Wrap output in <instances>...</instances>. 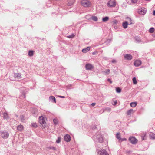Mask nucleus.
<instances>
[{"instance_id":"f257e3e1","label":"nucleus","mask_w":155,"mask_h":155,"mask_svg":"<svg viewBox=\"0 0 155 155\" xmlns=\"http://www.w3.org/2000/svg\"><path fill=\"white\" fill-rule=\"evenodd\" d=\"M46 119L43 116L39 117V122L40 124V126L44 128H45L48 126V124L46 121Z\"/></svg>"},{"instance_id":"f03ea898","label":"nucleus","mask_w":155,"mask_h":155,"mask_svg":"<svg viewBox=\"0 0 155 155\" xmlns=\"http://www.w3.org/2000/svg\"><path fill=\"white\" fill-rule=\"evenodd\" d=\"M81 5L84 7H88L91 6V3L88 0H82L80 2Z\"/></svg>"},{"instance_id":"7ed1b4c3","label":"nucleus","mask_w":155,"mask_h":155,"mask_svg":"<svg viewBox=\"0 0 155 155\" xmlns=\"http://www.w3.org/2000/svg\"><path fill=\"white\" fill-rule=\"evenodd\" d=\"M116 5V2L114 0H110L107 4L108 7H114Z\"/></svg>"},{"instance_id":"20e7f679","label":"nucleus","mask_w":155,"mask_h":155,"mask_svg":"<svg viewBox=\"0 0 155 155\" xmlns=\"http://www.w3.org/2000/svg\"><path fill=\"white\" fill-rule=\"evenodd\" d=\"M129 141L133 144H135L137 142V140L133 137H129Z\"/></svg>"},{"instance_id":"39448f33","label":"nucleus","mask_w":155,"mask_h":155,"mask_svg":"<svg viewBox=\"0 0 155 155\" xmlns=\"http://www.w3.org/2000/svg\"><path fill=\"white\" fill-rule=\"evenodd\" d=\"M138 12L141 15H143L146 13V10L145 8H140L138 9Z\"/></svg>"},{"instance_id":"423d86ee","label":"nucleus","mask_w":155,"mask_h":155,"mask_svg":"<svg viewBox=\"0 0 155 155\" xmlns=\"http://www.w3.org/2000/svg\"><path fill=\"white\" fill-rule=\"evenodd\" d=\"M2 137L4 139H6L9 137V134L7 132H3L1 134Z\"/></svg>"},{"instance_id":"0eeeda50","label":"nucleus","mask_w":155,"mask_h":155,"mask_svg":"<svg viewBox=\"0 0 155 155\" xmlns=\"http://www.w3.org/2000/svg\"><path fill=\"white\" fill-rule=\"evenodd\" d=\"M64 140L67 142H69L71 140V137L69 134H67L64 137Z\"/></svg>"},{"instance_id":"6e6552de","label":"nucleus","mask_w":155,"mask_h":155,"mask_svg":"<svg viewBox=\"0 0 155 155\" xmlns=\"http://www.w3.org/2000/svg\"><path fill=\"white\" fill-rule=\"evenodd\" d=\"M94 67L92 65L89 64H87L85 65V68L87 70H91Z\"/></svg>"},{"instance_id":"1a4fd4ad","label":"nucleus","mask_w":155,"mask_h":155,"mask_svg":"<svg viewBox=\"0 0 155 155\" xmlns=\"http://www.w3.org/2000/svg\"><path fill=\"white\" fill-rule=\"evenodd\" d=\"M132 56L131 54H126L124 55V58L128 60H130L132 59Z\"/></svg>"},{"instance_id":"9d476101","label":"nucleus","mask_w":155,"mask_h":155,"mask_svg":"<svg viewBox=\"0 0 155 155\" xmlns=\"http://www.w3.org/2000/svg\"><path fill=\"white\" fill-rule=\"evenodd\" d=\"M141 64V61L139 60H137L135 61L134 62V65L136 67H138Z\"/></svg>"},{"instance_id":"9b49d317","label":"nucleus","mask_w":155,"mask_h":155,"mask_svg":"<svg viewBox=\"0 0 155 155\" xmlns=\"http://www.w3.org/2000/svg\"><path fill=\"white\" fill-rule=\"evenodd\" d=\"M17 130L18 131H21L23 130L24 129L23 126L22 125H19L17 126Z\"/></svg>"},{"instance_id":"f8f14e48","label":"nucleus","mask_w":155,"mask_h":155,"mask_svg":"<svg viewBox=\"0 0 155 155\" xmlns=\"http://www.w3.org/2000/svg\"><path fill=\"white\" fill-rule=\"evenodd\" d=\"M100 154V155H109L107 153L106 151L104 149L101 150Z\"/></svg>"},{"instance_id":"ddd939ff","label":"nucleus","mask_w":155,"mask_h":155,"mask_svg":"<svg viewBox=\"0 0 155 155\" xmlns=\"http://www.w3.org/2000/svg\"><path fill=\"white\" fill-rule=\"evenodd\" d=\"M75 0H68V5L69 6H71L73 5L74 2Z\"/></svg>"},{"instance_id":"4468645a","label":"nucleus","mask_w":155,"mask_h":155,"mask_svg":"<svg viewBox=\"0 0 155 155\" xmlns=\"http://www.w3.org/2000/svg\"><path fill=\"white\" fill-rule=\"evenodd\" d=\"M90 47H87L85 48H84L82 49V52L84 53H86L90 51Z\"/></svg>"},{"instance_id":"2eb2a0df","label":"nucleus","mask_w":155,"mask_h":155,"mask_svg":"<svg viewBox=\"0 0 155 155\" xmlns=\"http://www.w3.org/2000/svg\"><path fill=\"white\" fill-rule=\"evenodd\" d=\"M3 117L5 119H8L9 118V117L7 113L5 112L3 113Z\"/></svg>"},{"instance_id":"dca6fc26","label":"nucleus","mask_w":155,"mask_h":155,"mask_svg":"<svg viewBox=\"0 0 155 155\" xmlns=\"http://www.w3.org/2000/svg\"><path fill=\"white\" fill-rule=\"evenodd\" d=\"M49 100L51 101H53L54 102L56 103V99L53 96H50L49 97Z\"/></svg>"},{"instance_id":"f3484780","label":"nucleus","mask_w":155,"mask_h":155,"mask_svg":"<svg viewBox=\"0 0 155 155\" xmlns=\"http://www.w3.org/2000/svg\"><path fill=\"white\" fill-rule=\"evenodd\" d=\"M128 24L129 23L127 22H123L122 24L123 27H124V29L126 28L127 27V25H128Z\"/></svg>"},{"instance_id":"a211bd4d","label":"nucleus","mask_w":155,"mask_h":155,"mask_svg":"<svg viewBox=\"0 0 155 155\" xmlns=\"http://www.w3.org/2000/svg\"><path fill=\"white\" fill-rule=\"evenodd\" d=\"M134 110L132 109H131L127 111V114L129 115H131L132 113H133Z\"/></svg>"},{"instance_id":"6ab92c4d","label":"nucleus","mask_w":155,"mask_h":155,"mask_svg":"<svg viewBox=\"0 0 155 155\" xmlns=\"http://www.w3.org/2000/svg\"><path fill=\"white\" fill-rule=\"evenodd\" d=\"M109 20V18L107 16H106L103 18L102 20H103L104 22H105L107 21H108Z\"/></svg>"},{"instance_id":"aec40b11","label":"nucleus","mask_w":155,"mask_h":155,"mask_svg":"<svg viewBox=\"0 0 155 155\" xmlns=\"http://www.w3.org/2000/svg\"><path fill=\"white\" fill-rule=\"evenodd\" d=\"M137 102H131L130 104V106H131V107H136V106L137 105Z\"/></svg>"},{"instance_id":"412c9836","label":"nucleus","mask_w":155,"mask_h":155,"mask_svg":"<svg viewBox=\"0 0 155 155\" xmlns=\"http://www.w3.org/2000/svg\"><path fill=\"white\" fill-rule=\"evenodd\" d=\"M150 138L151 139H155V135L153 134H151L150 135Z\"/></svg>"},{"instance_id":"4be33fe9","label":"nucleus","mask_w":155,"mask_h":155,"mask_svg":"<svg viewBox=\"0 0 155 155\" xmlns=\"http://www.w3.org/2000/svg\"><path fill=\"white\" fill-rule=\"evenodd\" d=\"M34 51H30L28 52V54L30 56H31L33 55Z\"/></svg>"},{"instance_id":"5701e85b","label":"nucleus","mask_w":155,"mask_h":155,"mask_svg":"<svg viewBox=\"0 0 155 155\" xmlns=\"http://www.w3.org/2000/svg\"><path fill=\"white\" fill-rule=\"evenodd\" d=\"M20 118L21 121L23 122H24V121H25V117H24L23 115H21L20 116Z\"/></svg>"},{"instance_id":"b1692460","label":"nucleus","mask_w":155,"mask_h":155,"mask_svg":"<svg viewBox=\"0 0 155 155\" xmlns=\"http://www.w3.org/2000/svg\"><path fill=\"white\" fill-rule=\"evenodd\" d=\"M104 72L105 74L106 75H108L110 72V70L108 69H106L104 71Z\"/></svg>"},{"instance_id":"393cba45","label":"nucleus","mask_w":155,"mask_h":155,"mask_svg":"<svg viewBox=\"0 0 155 155\" xmlns=\"http://www.w3.org/2000/svg\"><path fill=\"white\" fill-rule=\"evenodd\" d=\"M32 126L35 128H36L37 127V125L36 123H32Z\"/></svg>"},{"instance_id":"a878e982","label":"nucleus","mask_w":155,"mask_h":155,"mask_svg":"<svg viewBox=\"0 0 155 155\" xmlns=\"http://www.w3.org/2000/svg\"><path fill=\"white\" fill-rule=\"evenodd\" d=\"M116 137L117 139H119L120 140V136L119 133H117L116 135Z\"/></svg>"},{"instance_id":"bb28decb","label":"nucleus","mask_w":155,"mask_h":155,"mask_svg":"<svg viewBox=\"0 0 155 155\" xmlns=\"http://www.w3.org/2000/svg\"><path fill=\"white\" fill-rule=\"evenodd\" d=\"M133 83L134 84H136L137 83V81L135 78L134 77L133 79Z\"/></svg>"},{"instance_id":"cd10ccee","label":"nucleus","mask_w":155,"mask_h":155,"mask_svg":"<svg viewBox=\"0 0 155 155\" xmlns=\"http://www.w3.org/2000/svg\"><path fill=\"white\" fill-rule=\"evenodd\" d=\"M92 19L93 20L95 21H97V18L96 16H92Z\"/></svg>"},{"instance_id":"c85d7f7f","label":"nucleus","mask_w":155,"mask_h":155,"mask_svg":"<svg viewBox=\"0 0 155 155\" xmlns=\"http://www.w3.org/2000/svg\"><path fill=\"white\" fill-rule=\"evenodd\" d=\"M149 31L150 33H152L154 31V28H151L150 29Z\"/></svg>"},{"instance_id":"c756f323","label":"nucleus","mask_w":155,"mask_h":155,"mask_svg":"<svg viewBox=\"0 0 155 155\" xmlns=\"http://www.w3.org/2000/svg\"><path fill=\"white\" fill-rule=\"evenodd\" d=\"M146 135V134L144 133H143L142 135H141V137H142V140H144V137H145Z\"/></svg>"},{"instance_id":"7c9ffc66","label":"nucleus","mask_w":155,"mask_h":155,"mask_svg":"<svg viewBox=\"0 0 155 155\" xmlns=\"http://www.w3.org/2000/svg\"><path fill=\"white\" fill-rule=\"evenodd\" d=\"M116 91L117 93H120L121 92V89L119 87L116 88Z\"/></svg>"},{"instance_id":"2f4dec72","label":"nucleus","mask_w":155,"mask_h":155,"mask_svg":"<svg viewBox=\"0 0 155 155\" xmlns=\"http://www.w3.org/2000/svg\"><path fill=\"white\" fill-rule=\"evenodd\" d=\"M113 102L114 103H112L113 105H115L117 104V101L115 99H113Z\"/></svg>"},{"instance_id":"473e14b6","label":"nucleus","mask_w":155,"mask_h":155,"mask_svg":"<svg viewBox=\"0 0 155 155\" xmlns=\"http://www.w3.org/2000/svg\"><path fill=\"white\" fill-rule=\"evenodd\" d=\"M53 122L55 125L57 124H58V120L57 119H54L53 120Z\"/></svg>"},{"instance_id":"72a5a7b5","label":"nucleus","mask_w":155,"mask_h":155,"mask_svg":"<svg viewBox=\"0 0 155 155\" xmlns=\"http://www.w3.org/2000/svg\"><path fill=\"white\" fill-rule=\"evenodd\" d=\"M138 0H131L130 3H134L137 2Z\"/></svg>"},{"instance_id":"f704fd0d","label":"nucleus","mask_w":155,"mask_h":155,"mask_svg":"<svg viewBox=\"0 0 155 155\" xmlns=\"http://www.w3.org/2000/svg\"><path fill=\"white\" fill-rule=\"evenodd\" d=\"M17 77H18L19 78H21V74H18L17 75Z\"/></svg>"},{"instance_id":"c9c22d12","label":"nucleus","mask_w":155,"mask_h":155,"mask_svg":"<svg viewBox=\"0 0 155 155\" xmlns=\"http://www.w3.org/2000/svg\"><path fill=\"white\" fill-rule=\"evenodd\" d=\"M60 141H61V138L60 137L58 138L57 140V141H56V142H57V143H60Z\"/></svg>"},{"instance_id":"e433bc0d","label":"nucleus","mask_w":155,"mask_h":155,"mask_svg":"<svg viewBox=\"0 0 155 155\" xmlns=\"http://www.w3.org/2000/svg\"><path fill=\"white\" fill-rule=\"evenodd\" d=\"M74 36V35H69L68 36H67V37H68L69 38H73Z\"/></svg>"},{"instance_id":"4c0bfd02","label":"nucleus","mask_w":155,"mask_h":155,"mask_svg":"<svg viewBox=\"0 0 155 155\" xmlns=\"http://www.w3.org/2000/svg\"><path fill=\"white\" fill-rule=\"evenodd\" d=\"M92 54L93 55H96V54H97V51H95V52H93L92 53Z\"/></svg>"},{"instance_id":"58836bf2","label":"nucleus","mask_w":155,"mask_h":155,"mask_svg":"<svg viewBox=\"0 0 155 155\" xmlns=\"http://www.w3.org/2000/svg\"><path fill=\"white\" fill-rule=\"evenodd\" d=\"M126 1L127 3L129 4H130L131 0H126Z\"/></svg>"},{"instance_id":"ea45409f","label":"nucleus","mask_w":155,"mask_h":155,"mask_svg":"<svg viewBox=\"0 0 155 155\" xmlns=\"http://www.w3.org/2000/svg\"><path fill=\"white\" fill-rule=\"evenodd\" d=\"M113 23L114 24H117V21L116 20H114V21H113Z\"/></svg>"},{"instance_id":"a19ab883","label":"nucleus","mask_w":155,"mask_h":155,"mask_svg":"<svg viewBox=\"0 0 155 155\" xmlns=\"http://www.w3.org/2000/svg\"><path fill=\"white\" fill-rule=\"evenodd\" d=\"M58 97H59L63 98H65L64 96H58Z\"/></svg>"},{"instance_id":"79ce46f5","label":"nucleus","mask_w":155,"mask_h":155,"mask_svg":"<svg viewBox=\"0 0 155 155\" xmlns=\"http://www.w3.org/2000/svg\"><path fill=\"white\" fill-rule=\"evenodd\" d=\"M120 140H121V141H126L127 140V139L126 138L121 139H120Z\"/></svg>"},{"instance_id":"37998d69","label":"nucleus","mask_w":155,"mask_h":155,"mask_svg":"<svg viewBox=\"0 0 155 155\" xmlns=\"http://www.w3.org/2000/svg\"><path fill=\"white\" fill-rule=\"evenodd\" d=\"M92 106H94L95 105V103H92L91 104Z\"/></svg>"},{"instance_id":"c03bdc74","label":"nucleus","mask_w":155,"mask_h":155,"mask_svg":"<svg viewBox=\"0 0 155 155\" xmlns=\"http://www.w3.org/2000/svg\"><path fill=\"white\" fill-rule=\"evenodd\" d=\"M108 81L109 82H110V83H112V81H111V80L110 79H108Z\"/></svg>"},{"instance_id":"a18cd8bd","label":"nucleus","mask_w":155,"mask_h":155,"mask_svg":"<svg viewBox=\"0 0 155 155\" xmlns=\"http://www.w3.org/2000/svg\"><path fill=\"white\" fill-rule=\"evenodd\" d=\"M129 21H130V22H129V24H132V22H131V19H129Z\"/></svg>"},{"instance_id":"49530a36","label":"nucleus","mask_w":155,"mask_h":155,"mask_svg":"<svg viewBox=\"0 0 155 155\" xmlns=\"http://www.w3.org/2000/svg\"><path fill=\"white\" fill-rule=\"evenodd\" d=\"M153 15H155V11H153Z\"/></svg>"},{"instance_id":"de8ad7c7","label":"nucleus","mask_w":155,"mask_h":155,"mask_svg":"<svg viewBox=\"0 0 155 155\" xmlns=\"http://www.w3.org/2000/svg\"><path fill=\"white\" fill-rule=\"evenodd\" d=\"M115 62V60H113L112 61V63H114V62Z\"/></svg>"},{"instance_id":"09e8293b","label":"nucleus","mask_w":155,"mask_h":155,"mask_svg":"<svg viewBox=\"0 0 155 155\" xmlns=\"http://www.w3.org/2000/svg\"><path fill=\"white\" fill-rule=\"evenodd\" d=\"M154 36H155V35H154Z\"/></svg>"},{"instance_id":"8fccbe9b","label":"nucleus","mask_w":155,"mask_h":155,"mask_svg":"<svg viewBox=\"0 0 155 155\" xmlns=\"http://www.w3.org/2000/svg\"><path fill=\"white\" fill-rule=\"evenodd\" d=\"M147 1H150V0H147Z\"/></svg>"}]
</instances>
